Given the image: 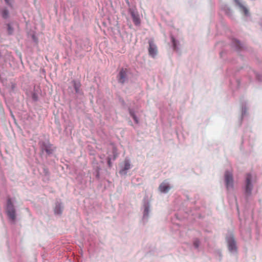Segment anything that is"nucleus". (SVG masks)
Listing matches in <instances>:
<instances>
[{"label": "nucleus", "mask_w": 262, "mask_h": 262, "mask_svg": "<svg viewBox=\"0 0 262 262\" xmlns=\"http://www.w3.org/2000/svg\"><path fill=\"white\" fill-rule=\"evenodd\" d=\"M41 148L42 149L45 150L48 155L52 154L55 149V147H53L52 144L45 143L42 144Z\"/></svg>", "instance_id": "nucleus-6"}, {"label": "nucleus", "mask_w": 262, "mask_h": 262, "mask_svg": "<svg viewBox=\"0 0 262 262\" xmlns=\"http://www.w3.org/2000/svg\"><path fill=\"white\" fill-rule=\"evenodd\" d=\"M171 39L172 42L173 50L176 51L177 50V44L176 39L173 36L171 37Z\"/></svg>", "instance_id": "nucleus-15"}, {"label": "nucleus", "mask_w": 262, "mask_h": 262, "mask_svg": "<svg viewBox=\"0 0 262 262\" xmlns=\"http://www.w3.org/2000/svg\"><path fill=\"white\" fill-rule=\"evenodd\" d=\"M252 176L250 173H247L246 176V193L248 195L251 194L253 186L251 184Z\"/></svg>", "instance_id": "nucleus-3"}, {"label": "nucleus", "mask_w": 262, "mask_h": 262, "mask_svg": "<svg viewBox=\"0 0 262 262\" xmlns=\"http://www.w3.org/2000/svg\"><path fill=\"white\" fill-rule=\"evenodd\" d=\"M127 69H122L118 75V80L119 82L123 84L125 82L127 79Z\"/></svg>", "instance_id": "nucleus-4"}, {"label": "nucleus", "mask_w": 262, "mask_h": 262, "mask_svg": "<svg viewBox=\"0 0 262 262\" xmlns=\"http://www.w3.org/2000/svg\"><path fill=\"white\" fill-rule=\"evenodd\" d=\"M228 249L230 252L236 251V243L234 239L232 237L228 239Z\"/></svg>", "instance_id": "nucleus-7"}, {"label": "nucleus", "mask_w": 262, "mask_h": 262, "mask_svg": "<svg viewBox=\"0 0 262 262\" xmlns=\"http://www.w3.org/2000/svg\"><path fill=\"white\" fill-rule=\"evenodd\" d=\"M130 168V164L129 161L128 160H125L124 161V166L120 171V173L125 174L126 173V170L129 169Z\"/></svg>", "instance_id": "nucleus-9"}, {"label": "nucleus", "mask_w": 262, "mask_h": 262, "mask_svg": "<svg viewBox=\"0 0 262 262\" xmlns=\"http://www.w3.org/2000/svg\"><path fill=\"white\" fill-rule=\"evenodd\" d=\"M148 53L149 55L152 57H155L158 53L157 46L152 41H149Z\"/></svg>", "instance_id": "nucleus-5"}, {"label": "nucleus", "mask_w": 262, "mask_h": 262, "mask_svg": "<svg viewBox=\"0 0 262 262\" xmlns=\"http://www.w3.org/2000/svg\"><path fill=\"white\" fill-rule=\"evenodd\" d=\"M5 1L6 2L7 4H8V5H9L10 6H11V4L10 3L9 0H5Z\"/></svg>", "instance_id": "nucleus-19"}, {"label": "nucleus", "mask_w": 262, "mask_h": 262, "mask_svg": "<svg viewBox=\"0 0 262 262\" xmlns=\"http://www.w3.org/2000/svg\"><path fill=\"white\" fill-rule=\"evenodd\" d=\"M73 84L76 92L78 93L81 86L80 82L79 81L73 80Z\"/></svg>", "instance_id": "nucleus-12"}, {"label": "nucleus", "mask_w": 262, "mask_h": 262, "mask_svg": "<svg viewBox=\"0 0 262 262\" xmlns=\"http://www.w3.org/2000/svg\"><path fill=\"white\" fill-rule=\"evenodd\" d=\"M129 114L130 116L133 118L135 123L138 124L139 122V119L135 114V112L132 109H129Z\"/></svg>", "instance_id": "nucleus-11"}, {"label": "nucleus", "mask_w": 262, "mask_h": 262, "mask_svg": "<svg viewBox=\"0 0 262 262\" xmlns=\"http://www.w3.org/2000/svg\"><path fill=\"white\" fill-rule=\"evenodd\" d=\"M242 10H243V12L244 13L245 15H247L248 14V9L244 7L243 6L241 5L240 6Z\"/></svg>", "instance_id": "nucleus-16"}, {"label": "nucleus", "mask_w": 262, "mask_h": 262, "mask_svg": "<svg viewBox=\"0 0 262 262\" xmlns=\"http://www.w3.org/2000/svg\"><path fill=\"white\" fill-rule=\"evenodd\" d=\"M225 181L226 186L228 190L233 187V179L232 173L229 171H226L225 173Z\"/></svg>", "instance_id": "nucleus-2"}, {"label": "nucleus", "mask_w": 262, "mask_h": 262, "mask_svg": "<svg viewBox=\"0 0 262 262\" xmlns=\"http://www.w3.org/2000/svg\"><path fill=\"white\" fill-rule=\"evenodd\" d=\"M2 15L3 18H7L9 16V11L7 9H4L2 11Z\"/></svg>", "instance_id": "nucleus-13"}, {"label": "nucleus", "mask_w": 262, "mask_h": 262, "mask_svg": "<svg viewBox=\"0 0 262 262\" xmlns=\"http://www.w3.org/2000/svg\"><path fill=\"white\" fill-rule=\"evenodd\" d=\"M54 211L56 214H61V212H62L61 209H60V207H59V206L56 207Z\"/></svg>", "instance_id": "nucleus-17"}, {"label": "nucleus", "mask_w": 262, "mask_h": 262, "mask_svg": "<svg viewBox=\"0 0 262 262\" xmlns=\"http://www.w3.org/2000/svg\"><path fill=\"white\" fill-rule=\"evenodd\" d=\"M6 212L9 219L14 221L16 219L15 209L10 198L7 199Z\"/></svg>", "instance_id": "nucleus-1"}, {"label": "nucleus", "mask_w": 262, "mask_h": 262, "mask_svg": "<svg viewBox=\"0 0 262 262\" xmlns=\"http://www.w3.org/2000/svg\"><path fill=\"white\" fill-rule=\"evenodd\" d=\"M144 212H145V213L146 212V213H148V208L147 207H146V208H145Z\"/></svg>", "instance_id": "nucleus-20"}, {"label": "nucleus", "mask_w": 262, "mask_h": 262, "mask_svg": "<svg viewBox=\"0 0 262 262\" xmlns=\"http://www.w3.org/2000/svg\"><path fill=\"white\" fill-rule=\"evenodd\" d=\"M7 32L9 35H12L13 32V28L10 24L7 25Z\"/></svg>", "instance_id": "nucleus-14"}, {"label": "nucleus", "mask_w": 262, "mask_h": 262, "mask_svg": "<svg viewBox=\"0 0 262 262\" xmlns=\"http://www.w3.org/2000/svg\"><path fill=\"white\" fill-rule=\"evenodd\" d=\"M193 244L196 248H198L199 246V242L198 241H195Z\"/></svg>", "instance_id": "nucleus-18"}, {"label": "nucleus", "mask_w": 262, "mask_h": 262, "mask_svg": "<svg viewBox=\"0 0 262 262\" xmlns=\"http://www.w3.org/2000/svg\"><path fill=\"white\" fill-rule=\"evenodd\" d=\"M131 16L134 24L136 26H139L141 23V20L139 15L133 11L131 12Z\"/></svg>", "instance_id": "nucleus-10"}, {"label": "nucleus", "mask_w": 262, "mask_h": 262, "mask_svg": "<svg viewBox=\"0 0 262 262\" xmlns=\"http://www.w3.org/2000/svg\"><path fill=\"white\" fill-rule=\"evenodd\" d=\"M170 187L169 186V184L165 182L162 183L159 187V190L161 192L163 193L167 192L170 190Z\"/></svg>", "instance_id": "nucleus-8"}]
</instances>
